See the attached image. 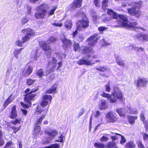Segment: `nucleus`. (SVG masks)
<instances>
[{
    "instance_id": "obj_33",
    "label": "nucleus",
    "mask_w": 148,
    "mask_h": 148,
    "mask_svg": "<svg viewBox=\"0 0 148 148\" xmlns=\"http://www.w3.org/2000/svg\"><path fill=\"white\" fill-rule=\"evenodd\" d=\"M118 16V18H119L123 22H127L128 21V18L125 15L122 14H119Z\"/></svg>"
},
{
    "instance_id": "obj_52",
    "label": "nucleus",
    "mask_w": 148,
    "mask_h": 148,
    "mask_svg": "<svg viewBox=\"0 0 148 148\" xmlns=\"http://www.w3.org/2000/svg\"><path fill=\"white\" fill-rule=\"evenodd\" d=\"M143 138L144 141H148V134L146 133H143Z\"/></svg>"
},
{
    "instance_id": "obj_10",
    "label": "nucleus",
    "mask_w": 148,
    "mask_h": 148,
    "mask_svg": "<svg viewBox=\"0 0 148 148\" xmlns=\"http://www.w3.org/2000/svg\"><path fill=\"white\" fill-rule=\"evenodd\" d=\"M83 0H74L70 4V9L75 10L80 8L82 5Z\"/></svg>"
},
{
    "instance_id": "obj_6",
    "label": "nucleus",
    "mask_w": 148,
    "mask_h": 148,
    "mask_svg": "<svg viewBox=\"0 0 148 148\" xmlns=\"http://www.w3.org/2000/svg\"><path fill=\"white\" fill-rule=\"evenodd\" d=\"M40 47L44 50L47 57L50 58L51 55V45H48L45 41H42L39 42Z\"/></svg>"
},
{
    "instance_id": "obj_19",
    "label": "nucleus",
    "mask_w": 148,
    "mask_h": 148,
    "mask_svg": "<svg viewBox=\"0 0 148 148\" xmlns=\"http://www.w3.org/2000/svg\"><path fill=\"white\" fill-rule=\"evenodd\" d=\"M136 38L138 40L143 41H148V35L145 34H140L136 36Z\"/></svg>"
},
{
    "instance_id": "obj_14",
    "label": "nucleus",
    "mask_w": 148,
    "mask_h": 148,
    "mask_svg": "<svg viewBox=\"0 0 148 148\" xmlns=\"http://www.w3.org/2000/svg\"><path fill=\"white\" fill-rule=\"evenodd\" d=\"M62 43V47L65 49L71 47L72 45V43L71 40L67 39L65 37L61 39Z\"/></svg>"
},
{
    "instance_id": "obj_22",
    "label": "nucleus",
    "mask_w": 148,
    "mask_h": 148,
    "mask_svg": "<svg viewBox=\"0 0 148 148\" xmlns=\"http://www.w3.org/2000/svg\"><path fill=\"white\" fill-rule=\"evenodd\" d=\"M58 84L57 83H54L48 90L46 91L45 93L50 94L55 93L57 89Z\"/></svg>"
},
{
    "instance_id": "obj_46",
    "label": "nucleus",
    "mask_w": 148,
    "mask_h": 148,
    "mask_svg": "<svg viewBox=\"0 0 148 148\" xmlns=\"http://www.w3.org/2000/svg\"><path fill=\"white\" fill-rule=\"evenodd\" d=\"M3 136L2 131L0 130V146H2L4 144V142L2 139Z\"/></svg>"
},
{
    "instance_id": "obj_57",
    "label": "nucleus",
    "mask_w": 148,
    "mask_h": 148,
    "mask_svg": "<svg viewBox=\"0 0 148 148\" xmlns=\"http://www.w3.org/2000/svg\"><path fill=\"white\" fill-rule=\"evenodd\" d=\"M48 148H59V146L57 144H53L47 146Z\"/></svg>"
},
{
    "instance_id": "obj_37",
    "label": "nucleus",
    "mask_w": 148,
    "mask_h": 148,
    "mask_svg": "<svg viewBox=\"0 0 148 148\" xmlns=\"http://www.w3.org/2000/svg\"><path fill=\"white\" fill-rule=\"evenodd\" d=\"M46 116L45 114H43L37 120L36 122L35 123L36 124H40L43 120V119L45 118Z\"/></svg>"
},
{
    "instance_id": "obj_61",
    "label": "nucleus",
    "mask_w": 148,
    "mask_h": 148,
    "mask_svg": "<svg viewBox=\"0 0 148 148\" xmlns=\"http://www.w3.org/2000/svg\"><path fill=\"white\" fill-rule=\"evenodd\" d=\"M49 40L50 42H54L56 40V39L54 37L51 36L49 38Z\"/></svg>"
},
{
    "instance_id": "obj_12",
    "label": "nucleus",
    "mask_w": 148,
    "mask_h": 148,
    "mask_svg": "<svg viewBox=\"0 0 148 148\" xmlns=\"http://www.w3.org/2000/svg\"><path fill=\"white\" fill-rule=\"evenodd\" d=\"M52 99V96L51 95H43L42 97V101L40 103V106L43 108H45L47 105L48 102L47 100L49 101L50 103L51 102Z\"/></svg>"
},
{
    "instance_id": "obj_5",
    "label": "nucleus",
    "mask_w": 148,
    "mask_h": 148,
    "mask_svg": "<svg viewBox=\"0 0 148 148\" xmlns=\"http://www.w3.org/2000/svg\"><path fill=\"white\" fill-rule=\"evenodd\" d=\"M82 19L78 21L77 23V29L82 30L83 29H86L89 26V21L85 13H82Z\"/></svg>"
},
{
    "instance_id": "obj_56",
    "label": "nucleus",
    "mask_w": 148,
    "mask_h": 148,
    "mask_svg": "<svg viewBox=\"0 0 148 148\" xmlns=\"http://www.w3.org/2000/svg\"><path fill=\"white\" fill-rule=\"evenodd\" d=\"M78 30L80 31L79 29H77V26L76 29L73 32L72 34L73 38H74L78 34Z\"/></svg>"
},
{
    "instance_id": "obj_15",
    "label": "nucleus",
    "mask_w": 148,
    "mask_h": 148,
    "mask_svg": "<svg viewBox=\"0 0 148 148\" xmlns=\"http://www.w3.org/2000/svg\"><path fill=\"white\" fill-rule=\"evenodd\" d=\"M107 14L110 16L111 19H117L119 14L112 9H107Z\"/></svg>"
},
{
    "instance_id": "obj_35",
    "label": "nucleus",
    "mask_w": 148,
    "mask_h": 148,
    "mask_svg": "<svg viewBox=\"0 0 148 148\" xmlns=\"http://www.w3.org/2000/svg\"><path fill=\"white\" fill-rule=\"evenodd\" d=\"M43 111V110H42L40 106H37L36 108L34 113L36 115L40 114Z\"/></svg>"
},
{
    "instance_id": "obj_34",
    "label": "nucleus",
    "mask_w": 148,
    "mask_h": 148,
    "mask_svg": "<svg viewBox=\"0 0 148 148\" xmlns=\"http://www.w3.org/2000/svg\"><path fill=\"white\" fill-rule=\"evenodd\" d=\"M35 81V79L29 78L26 79V84L28 86H30L34 84Z\"/></svg>"
},
{
    "instance_id": "obj_27",
    "label": "nucleus",
    "mask_w": 148,
    "mask_h": 148,
    "mask_svg": "<svg viewBox=\"0 0 148 148\" xmlns=\"http://www.w3.org/2000/svg\"><path fill=\"white\" fill-rule=\"evenodd\" d=\"M73 50L75 52L78 51L80 49L79 44L76 41L74 42L73 44Z\"/></svg>"
},
{
    "instance_id": "obj_49",
    "label": "nucleus",
    "mask_w": 148,
    "mask_h": 148,
    "mask_svg": "<svg viewBox=\"0 0 148 148\" xmlns=\"http://www.w3.org/2000/svg\"><path fill=\"white\" fill-rule=\"evenodd\" d=\"M30 38L28 36L26 35L22 38V42L23 43H24L27 41Z\"/></svg>"
},
{
    "instance_id": "obj_28",
    "label": "nucleus",
    "mask_w": 148,
    "mask_h": 148,
    "mask_svg": "<svg viewBox=\"0 0 148 148\" xmlns=\"http://www.w3.org/2000/svg\"><path fill=\"white\" fill-rule=\"evenodd\" d=\"M36 74L40 78H41L45 76L44 71L42 69H40L37 70L36 73Z\"/></svg>"
},
{
    "instance_id": "obj_44",
    "label": "nucleus",
    "mask_w": 148,
    "mask_h": 148,
    "mask_svg": "<svg viewBox=\"0 0 148 148\" xmlns=\"http://www.w3.org/2000/svg\"><path fill=\"white\" fill-rule=\"evenodd\" d=\"M21 121V118L19 119L16 118L14 121H11V123L12 124L14 125L16 124H20Z\"/></svg>"
},
{
    "instance_id": "obj_26",
    "label": "nucleus",
    "mask_w": 148,
    "mask_h": 148,
    "mask_svg": "<svg viewBox=\"0 0 148 148\" xmlns=\"http://www.w3.org/2000/svg\"><path fill=\"white\" fill-rule=\"evenodd\" d=\"M127 118L129 123L130 124L132 125L135 123V120L137 119V116L130 115L127 117Z\"/></svg>"
},
{
    "instance_id": "obj_3",
    "label": "nucleus",
    "mask_w": 148,
    "mask_h": 148,
    "mask_svg": "<svg viewBox=\"0 0 148 148\" xmlns=\"http://www.w3.org/2000/svg\"><path fill=\"white\" fill-rule=\"evenodd\" d=\"M142 3L140 2L135 3L134 5L127 9L128 12L130 15L135 16L138 18L141 16Z\"/></svg>"
},
{
    "instance_id": "obj_7",
    "label": "nucleus",
    "mask_w": 148,
    "mask_h": 148,
    "mask_svg": "<svg viewBox=\"0 0 148 148\" xmlns=\"http://www.w3.org/2000/svg\"><path fill=\"white\" fill-rule=\"evenodd\" d=\"M98 36V33H95L88 38L86 40V42H88V45L91 47H94L98 40V38L97 37Z\"/></svg>"
},
{
    "instance_id": "obj_23",
    "label": "nucleus",
    "mask_w": 148,
    "mask_h": 148,
    "mask_svg": "<svg viewBox=\"0 0 148 148\" xmlns=\"http://www.w3.org/2000/svg\"><path fill=\"white\" fill-rule=\"evenodd\" d=\"M64 27L67 29L70 30L73 27V23L71 19H66L64 23Z\"/></svg>"
},
{
    "instance_id": "obj_18",
    "label": "nucleus",
    "mask_w": 148,
    "mask_h": 148,
    "mask_svg": "<svg viewBox=\"0 0 148 148\" xmlns=\"http://www.w3.org/2000/svg\"><path fill=\"white\" fill-rule=\"evenodd\" d=\"M12 94H11L4 101L3 105L4 109H5L13 101L14 98L12 97Z\"/></svg>"
},
{
    "instance_id": "obj_36",
    "label": "nucleus",
    "mask_w": 148,
    "mask_h": 148,
    "mask_svg": "<svg viewBox=\"0 0 148 148\" xmlns=\"http://www.w3.org/2000/svg\"><path fill=\"white\" fill-rule=\"evenodd\" d=\"M107 148H118V147L115 143L110 142L108 143Z\"/></svg>"
},
{
    "instance_id": "obj_32",
    "label": "nucleus",
    "mask_w": 148,
    "mask_h": 148,
    "mask_svg": "<svg viewBox=\"0 0 148 148\" xmlns=\"http://www.w3.org/2000/svg\"><path fill=\"white\" fill-rule=\"evenodd\" d=\"M116 110L120 117L125 116V114L123 111V108H117L116 109Z\"/></svg>"
},
{
    "instance_id": "obj_47",
    "label": "nucleus",
    "mask_w": 148,
    "mask_h": 148,
    "mask_svg": "<svg viewBox=\"0 0 148 148\" xmlns=\"http://www.w3.org/2000/svg\"><path fill=\"white\" fill-rule=\"evenodd\" d=\"M38 124H35L34 127V131H35V133H39L40 131L41 128L40 126L38 125Z\"/></svg>"
},
{
    "instance_id": "obj_63",
    "label": "nucleus",
    "mask_w": 148,
    "mask_h": 148,
    "mask_svg": "<svg viewBox=\"0 0 148 148\" xmlns=\"http://www.w3.org/2000/svg\"><path fill=\"white\" fill-rule=\"evenodd\" d=\"M17 45L19 47H21L22 46V41L18 40L16 41Z\"/></svg>"
},
{
    "instance_id": "obj_39",
    "label": "nucleus",
    "mask_w": 148,
    "mask_h": 148,
    "mask_svg": "<svg viewBox=\"0 0 148 148\" xmlns=\"http://www.w3.org/2000/svg\"><path fill=\"white\" fill-rule=\"evenodd\" d=\"M108 0H103L102 2V8L103 10H105L108 5Z\"/></svg>"
},
{
    "instance_id": "obj_64",
    "label": "nucleus",
    "mask_w": 148,
    "mask_h": 148,
    "mask_svg": "<svg viewBox=\"0 0 148 148\" xmlns=\"http://www.w3.org/2000/svg\"><path fill=\"white\" fill-rule=\"evenodd\" d=\"M136 51H143L144 50V49L142 47H136Z\"/></svg>"
},
{
    "instance_id": "obj_31",
    "label": "nucleus",
    "mask_w": 148,
    "mask_h": 148,
    "mask_svg": "<svg viewBox=\"0 0 148 148\" xmlns=\"http://www.w3.org/2000/svg\"><path fill=\"white\" fill-rule=\"evenodd\" d=\"M46 134H47L49 138H53L55 137L57 133L55 131H52L50 132H47L46 133Z\"/></svg>"
},
{
    "instance_id": "obj_43",
    "label": "nucleus",
    "mask_w": 148,
    "mask_h": 148,
    "mask_svg": "<svg viewBox=\"0 0 148 148\" xmlns=\"http://www.w3.org/2000/svg\"><path fill=\"white\" fill-rule=\"evenodd\" d=\"M115 134L121 136V139L120 142L121 144H123L125 143L126 141V140L123 136L121 134L118 133H115Z\"/></svg>"
},
{
    "instance_id": "obj_42",
    "label": "nucleus",
    "mask_w": 148,
    "mask_h": 148,
    "mask_svg": "<svg viewBox=\"0 0 148 148\" xmlns=\"http://www.w3.org/2000/svg\"><path fill=\"white\" fill-rule=\"evenodd\" d=\"M107 29L108 28L106 27L101 26L98 28V30L100 34H103V32Z\"/></svg>"
},
{
    "instance_id": "obj_29",
    "label": "nucleus",
    "mask_w": 148,
    "mask_h": 148,
    "mask_svg": "<svg viewBox=\"0 0 148 148\" xmlns=\"http://www.w3.org/2000/svg\"><path fill=\"white\" fill-rule=\"evenodd\" d=\"M116 61L118 64L119 66H123L125 65L124 62L122 60L120 57L117 56L116 58Z\"/></svg>"
},
{
    "instance_id": "obj_62",
    "label": "nucleus",
    "mask_w": 148,
    "mask_h": 148,
    "mask_svg": "<svg viewBox=\"0 0 148 148\" xmlns=\"http://www.w3.org/2000/svg\"><path fill=\"white\" fill-rule=\"evenodd\" d=\"M63 136L62 134H61L59 136L58 139L57 141L59 142H63Z\"/></svg>"
},
{
    "instance_id": "obj_25",
    "label": "nucleus",
    "mask_w": 148,
    "mask_h": 148,
    "mask_svg": "<svg viewBox=\"0 0 148 148\" xmlns=\"http://www.w3.org/2000/svg\"><path fill=\"white\" fill-rule=\"evenodd\" d=\"M82 51L83 53L86 54L92 52V48L90 46H85Z\"/></svg>"
},
{
    "instance_id": "obj_45",
    "label": "nucleus",
    "mask_w": 148,
    "mask_h": 148,
    "mask_svg": "<svg viewBox=\"0 0 148 148\" xmlns=\"http://www.w3.org/2000/svg\"><path fill=\"white\" fill-rule=\"evenodd\" d=\"M116 22L118 24L116 26L117 27H124L125 26L124 25V23H126V22H123L120 20L116 21Z\"/></svg>"
},
{
    "instance_id": "obj_38",
    "label": "nucleus",
    "mask_w": 148,
    "mask_h": 148,
    "mask_svg": "<svg viewBox=\"0 0 148 148\" xmlns=\"http://www.w3.org/2000/svg\"><path fill=\"white\" fill-rule=\"evenodd\" d=\"M21 127V125H20L18 127L12 126L11 127V128L13 130V133L16 134L17 132H18L20 130Z\"/></svg>"
},
{
    "instance_id": "obj_16",
    "label": "nucleus",
    "mask_w": 148,
    "mask_h": 148,
    "mask_svg": "<svg viewBox=\"0 0 148 148\" xmlns=\"http://www.w3.org/2000/svg\"><path fill=\"white\" fill-rule=\"evenodd\" d=\"M21 32L24 34H26V35L30 38L34 36L35 34V32L34 30L29 28L22 29L21 30Z\"/></svg>"
},
{
    "instance_id": "obj_58",
    "label": "nucleus",
    "mask_w": 148,
    "mask_h": 148,
    "mask_svg": "<svg viewBox=\"0 0 148 148\" xmlns=\"http://www.w3.org/2000/svg\"><path fill=\"white\" fill-rule=\"evenodd\" d=\"M93 2L95 6L98 7L99 6L100 0H94Z\"/></svg>"
},
{
    "instance_id": "obj_53",
    "label": "nucleus",
    "mask_w": 148,
    "mask_h": 148,
    "mask_svg": "<svg viewBox=\"0 0 148 148\" xmlns=\"http://www.w3.org/2000/svg\"><path fill=\"white\" fill-rule=\"evenodd\" d=\"M110 95L109 94L106 93L104 92L100 95L101 96L103 97L107 98L109 99Z\"/></svg>"
},
{
    "instance_id": "obj_20",
    "label": "nucleus",
    "mask_w": 148,
    "mask_h": 148,
    "mask_svg": "<svg viewBox=\"0 0 148 148\" xmlns=\"http://www.w3.org/2000/svg\"><path fill=\"white\" fill-rule=\"evenodd\" d=\"M17 116V114L16 109V106L14 105L12 108L9 117L11 119H16Z\"/></svg>"
},
{
    "instance_id": "obj_59",
    "label": "nucleus",
    "mask_w": 148,
    "mask_h": 148,
    "mask_svg": "<svg viewBox=\"0 0 148 148\" xmlns=\"http://www.w3.org/2000/svg\"><path fill=\"white\" fill-rule=\"evenodd\" d=\"M53 25L56 27H62L63 24L62 23H54L52 24Z\"/></svg>"
},
{
    "instance_id": "obj_17",
    "label": "nucleus",
    "mask_w": 148,
    "mask_h": 148,
    "mask_svg": "<svg viewBox=\"0 0 148 148\" xmlns=\"http://www.w3.org/2000/svg\"><path fill=\"white\" fill-rule=\"evenodd\" d=\"M77 63L80 65L83 64L89 65H91L92 64V63L90 61L86 60L84 57H82L79 59V61L77 62Z\"/></svg>"
},
{
    "instance_id": "obj_41",
    "label": "nucleus",
    "mask_w": 148,
    "mask_h": 148,
    "mask_svg": "<svg viewBox=\"0 0 148 148\" xmlns=\"http://www.w3.org/2000/svg\"><path fill=\"white\" fill-rule=\"evenodd\" d=\"M23 49V48H21L19 49L15 50L14 52V56L17 59H18V56L20 52Z\"/></svg>"
},
{
    "instance_id": "obj_1",
    "label": "nucleus",
    "mask_w": 148,
    "mask_h": 148,
    "mask_svg": "<svg viewBox=\"0 0 148 148\" xmlns=\"http://www.w3.org/2000/svg\"><path fill=\"white\" fill-rule=\"evenodd\" d=\"M57 8V6L53 7L48 12L49 8V5L46 3H42L37 7V12L34 14V16L36 19L44 18L47 14L48 16L54 14Z\"/></svg>"
},
{
    "instance_id": "obj_11",
    "label": "nucleus",
    "mask_w": 148,
    "mask_h": 148,
    "mask_svg": "<svg viewBox=\"0 0 148 148\" xmlns=\"http://www.w3.org/2000/svg\"><path fill=\"white\" fill-rule=\"evenodd\" d=\"M21 70L20 74L22 77H27L32 73L33 67L32 66L30 65L28 66L26 70L24 68L21 69Z\"/></svg>"
},
{
    "instance_id": "obj_30",
    "label": "nucleus",
    "mask_w": 148,
    "mask_h": 148,
    "mask_svg": "<svg viewBox=\"0 0 148 148\" xmlns=\"http://www.w3.org/2000/svg\"><path fill=\"white\" fill-rule=\"evenodd\" d=\"M135 145L133 141H130L127 143L125 146V148H134Z\"/></svg>"
},
{
    "instance_id": "obj_8",
    "label": "nucleus",
    "mask_w": 148,
    "mask_h": 148,
    "mask_svg": "<svg viewBox=\"0 0 148 148\" xmlns=\"http://www.w3.org/2000/svg\"><path fill=\"white\" fill-rule=\"evenodd\" d=\"M105 117L108 123H115L118 121V117L112 112L109 111L106 115Z\"/></svg>"
},
{
    "instance_id": "obj_13",
    "label": "nucleus",
    "mask_w": 148,
    "mask_h": 148,
    "mask_svg": "<svg viewBox=\"0 0 148 148\" xmlns=\"http://www.w3.org/2000/svg\"><path fill=\"white\" fill-rule=\"evenodd\" d=\"M148 80L145 78L139 77L137 79L136 85L137 87H145L147 85Z\"/></svg>"
},
{
    "instance_id": "obj_2",
    "label": "nucleus",
    "mask_w": 148,
    "mask_h": 148,
    "mask_svg": "<svg viewBox=\"0 0 148 148\" xmlns=\"http://www.w3.org/2000/svg\"><path fill=\"white\" fill-rule=\"evenodd\" d=\"M39 89L38 87H36L34 89H32L31 90L29 88H27L24 91L25 94L24 95V100L25 104L22 102H20L22 107L25 108H28L31 107L32 104L31 101L34 99L35 97L37 95L36 93H33L38 90Z\"/></svg>"
},
{
    "instance_id": "obj_24",
    "label": "nucleus",
    "mask_w": 148,
    "mask_h": 148,
    "mask_svg": "<svg viewBox=\"0 0 148 148\" xmlns=\"http://www.w3.org/2000/svg\"><path fill=\"white\" fill-rule=\"evenodd\" d=\"M100 109L101 110L105 109L108 108V105L107 104L106 101L105 100H102L99 104Z\"/></svg>"
},
{
    "instance_id": "obj_55",
    "label": "nucleus",
    "mask_w": 148,
    "mask_h": 148,
    "mask_svg": "<svg viewBox=\"0 0 148 148\" xmlns=\"http://www.w3.org/2000/svg\"><path fill=\"white\" fill-rule=\"evenodd\" d=\"M140 119L143 122V123L145 121V113L143 112L141 113L140 115Z\"/></svg>"
},
{
    "instance_id": "obj_54",
    "label": "nucleus",
    "mask_w": 148,
    "mask_h": 148,
    "mask_svg": "<svg viewBox=\"0 0 148 148\" xmlns=\"http://www.w3.org/2000/svg\"><path fill=\"white\" fill-rule=\"evenodd\" d=\"M96 69L97 70L103 72L107 70V69L104 67L100 66L99 68H96Z\"/></svg>"
},
{
    "instance_id": "obj_4",
    "label": "nucleus",
    "mask_w": 148,
    "mask_h": 148,
    "mask_svg": "<svg viewBox=\"0 0 148 148\" xmlns=\"http://www.w3.org/2000/svg\"><path fill=\"white\" fill-rule=\"evenodd\" d=\"M123 99V95L120 90L118 87L114 88V92L110 95L109 99L111 103H116L117 99L122 100Z\"/></svg>"
},
{
    "instance_id": "obj_60",
    "label": "nucleus",
    "mask_w": 148,
    "mask_h": 148,
    "mask_svg": "<svg viewBox=\"0 0 148 148\" xmlns=\"http://www.w3.org/2000/svg\"><path fill=\"white\" fill-rule=\"evenodd\" d=\"M147 121H144L143 123L144 125V127L145 128V131L146 132L148 131V120Z\"/></svg>"
},
{
    "instance_id": "obj_9",
    "label": "nucleus",
    "mask_w": 148,
    "mask_h": 148,
    "mask_svg": "<svg viewBox=\"0 0 148 148\" xmlns=\"http://www.w3.org/2000/svg\"><path fill=\"white\" fill-rule=\"evenodd\" d=\"M125 27L127 28H131L133 29L134 30H136L138 29L142 30L143 31H145V29L142 27L136 26L138 25V23L136 22H131L127 21L126 23H124Z\"/></svg>"
},
{
    "instance_id": "obj_21",
    "label": "nucleus",
    "mask_w": 148,
    "mask_h": 148,
    "mask_svg": "<svg viewBox=\"0 0 148 148\" xmlns=\"http://www.w3.org/2000/svg\"><path fill=\"white\" fill-rule=\"evenodd\" d=\"M52 62H48V65L51 66L52 64H53V65L50 71V73L51 72H53L54 71V69L56 68V64H57V60L56 59V58L54 57H52Z\"/></svg>"
},
{
    "instance_id": "obj_51",
    "label": "nucleus",
    "mask_w": 148,
    "mask_h": 148,
    "mask_svg": "<svg viewBox=\"0 0 148 148\" xmlns=\"http://www.w3.org/2000/svg\"><path fill=\"white\" fill-rule=\"evenodd\" d=\"M13 145V143L11 141L7 142L5 145L4 146L3 148H7L8 147L10 146Z\"/></svg>"
},
{
    "instance_id": "obj_48",
    "label": "nucleus",
    "mask_w": 148,
    "mask_h": 148,
    "mask_svg": "<svg viewBox=\"0 0 148 148\" xmlns=\"http://www.w3.org/2000/svg\"><path fill=\"white\" fill-rule=\"evenodd\" d=\"M137 145L138 148H145V147L141 141L138 140L136 143Z\"/></svg>"
},
{
    "instance_id": "obj_50",
    "label": "nucleus",
    "mask_w": 148,
    "mask_h": 148,
    "mask_svg": "<svg viewBox=\"0 0 148 148\" xmlns=\"http://www.w3.org/2000/svg\"><path fill=\"white\" fill-rule=\"evenodd\" d=\"M105 91L108 92H110V85L109 83H108L105 86Z\"/></svg>"
},
{
    "instance_id": "obj_40",
    "label": "nucleus",
    "mask_w": 148,
    "mask_h": 148,
    "mask_svg": "<svg viewBox=\"0 0 148 148\" xmlns=\"http://www.w3.org/2000/svg\"><path fill=\"white\" fill-rule=\"evenodd\" d=\"M94 146L96 148H104L105 147L103 144L99 143H95Z\"/></svg>"
}]
</instances>
